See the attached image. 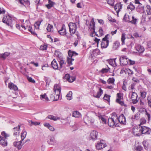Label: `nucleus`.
<instances>
[{"instance_id": "3", "label": "nucleus", "mask_w": 151, "mask_h": 151, "mask_svg": "<svg viewBox=\"0 0 151 151\" xmlns=\"http://www.w3.org/2000/svg\"><path fill=\"white\" fill-rule=\"evenodd\" d=\"M53 90L55 93L54 100L55 101H57L59 98L61 89L57 84H55L54 86Z\"/></svg>"}, {"instance_id": "59", "label": "nucleus", "mask_w": 151, "mask_h": 151, "mask_svg": "<svg viewBox=\"0 0 151 151\" xmlns=\"http://www.w3.org/2000/svg\"><path fill=\"white\" fill-rule=\"evenodd\" d=\"M100 53V50L98 49H96L93 51V53H96L97 55L99 54Z\"/></svg>"}, {"instance_id": "48", "label": "nucleus", "mask_w": 151, "mask_h": 151, "mask_svg": "<svg viewBox=\"0 0 151 151\" xmlns=\"http://www.w3.org/2000/svg\"><path fill=\"white\" fill-rule=\"evenodd\" d=\"M137 10L139 12H144L145 11L144 8L143 6H139L137 8Z\"/></svg>"}, {"instance_id": "39", "label": "nucleus", "mask_w": 151, "mask_h": 151, "mask_svg": "<svg viewBox=\"0 0 151 151\" xmlns=\"http://www.w3.org/2000/svg\"><path fill=\"white\" fill-rule=\"evenodd\" d=\"M40 99L41 100L44 99L46 101H47L49 100L47 96L46 93H44L43 95H41L40 96Z\"/></svg>"}, {"instance_id": "27", "label": "nucleus", "mask_w": 151, "mask_h": 151, "mask_svg": "<svg viewBox=\"0 0 151 151\" xmlns=\"http://www.w3.org/2000/svg\"><path fill=\"white\" fill-rule=\"evenodd\" d=\"M55 55L58 58V60H59L60 59H62L63 58L61 54L57 52V51H55Z\"/></svg>"}, {"instance_id": "55", "label": "nucleus", "mask_w": 151, "mask_h": 151, "mask_svg": "<svg viewBox=\"0 0 151 151\" xmlns=\"http://www.w3.org/2000/svg\"><path fill=\"white\" fill-rule=\"evenodd\" d=\"M27 79L28 81L31 83H35V81L34 79H33L31 77H28L27 78Z\"/></svg>"}, {"instance_id": "32", "label": "nucleus", "mask_w": 151, "mask_h": 151, "mask_svg": "<svg viewBox=\"0 0 151 151\" xmlns=\"http://www.w3.org/2000/svg\"><path fill=\"white\" fill-rule=\"evenodd\" d=\"M29 123L30 124L29 125L30 126H32L33 125L35 126L39 125L40 124V122H34L31 120H29Z\"/></svg>"}, {"instance_id": "18", "label": "nucleus", "mask_w": 151, "mask_h": 151, "mask_svg": "<svg viewBox=\"0 0 151 151\" xmlns=\"http://www.w3.org/2000/svg\"><path fill=\"white\" fill-rule=\"evenodd\" d=\"M51 65L54 69L55 70L58 69V65L55 59H54L51 62Z\"/></svg>"}, {"instance_id": "52", "label": "nucleus", "mask_w": 151, "mask_h": 151, "mask_svg": "<svg viewBox=\"0 0 151 151\" xmlns=\"http://www.w3.org/2000/svg\"><path fill=\"white\" fill-rule=\"evenodd\" d=\"M137 95L135 92H132V93L131 99H134L137 98Z\"/></svg>"}, {"instance_id": "56", "label": "nucleus", "mask_w": 151, "mask_h": 151, "mask_svg": "<svg viewBox=\"0 0 151 151\" xmlns=\"http://www.w3.org/2000/svg\"><path fill=\"white\" fill-rule=\"evenodd\" d=\"M20 128V125H18L17 127H14L13 128L14 132H19Z\"/></svg>"}, {"instance_id": "13", "label": "nucleus", "mask_w": 151, "mask_h": 151, "mask_svg": "<svg viewBox=\"0 0 151 151\" xmlns=\"http://www.w3.org/2000/svg\"><path fill=\"white\" fill-rule=\"evenodd\" d=\"M119 122L123 125L126 124V122L125 118L123 114L121 115L118 119Z\"/></svg>"}, {"instance_id": "4", "label": "nucleus", "mask_w": 151, "mask_h": 151, "mask_svg": "<svg viewBox=\"0 0 151 151\" xmlns=\"http://www.w3.org/2000/svg\"><path fill=\"white\" fill-rule=\"evenodd\" d=\"M69 29V32L70 35L72 36L75 32L77 29V25L76 24L70 22L68 24Z\"/></svg>"}, {"instance_id": "25", "label": "nucleus", "mask_w": 151, "mask_h": 151, "mask_svg": "<svg viewBox=\"0 0 151 151\" xmlns=\"http://www.w3.org/2000/svg\"><path fill=\"white\" fill-rule=\"evenodd\" d=\"M138 19L137 18L135 17L134 16L132 17V20L130 22V23L134 25H136L137 22H138Z\"/></svg>"}, {"instance_id": "30", "label": "nucleus", "mask_w": 151, "mask_h": 151, "mask_svg": "<svg viewBox=\"0 0 151 151\" xmlns=\"http://www.w3.org/2000/svg\"><path fill=\"white\" fill-rule=\"evenodd\" d=\"M9 54L10 53L7 52H5L3 54H0V58L5 59L9 55Z\"/></svg>"}, {"instance_id": "16", "label": "nucleus", "mask_w": 151, "mask_h": 151, "mask_svg": "<svg viewBox=\"0 0 151 151\" xmlns=\"http://www.w3.org/2000/svg\"><path fill=\"white\" fill-rule=\"evenodd\" d=\"M146 12L147 16L149 20L151 19V8L150 6L147 5L146 6Z\"/></svg>"}, {"instance_id": "49", "label": "nucleus", "mask_w": 151, "mask_h": 151, "mask_svg": "<svg viewBox=\"0 0 151 151\" xmlns=\"http://www.w3.org/2000/svg\"><path fill=\"white\" fill-rule=\"evenodd\" d=\"M110 97V96L107 95V94H105L103 98V99H104L106 100L108 102H109Z\"/></svg>"}, {"instance_id": "35", "label": "nucleus", "mask_w": 151, "mask_h": 151, "mask_svg": "<svg viewBox=\"0 0 151 151\" xmlns=\"http://www.w3.org/2000/svg\"><path fill=\"white\" fill-rule=\"evenodd\" d=\"M124 20L126 22H128L129 23L131 21L129 16L126 14H125L124 16Z\"/></svg>"}, {"instance_id": "31", "label": "nucleus", "mask_w": 151, "mask_h": 151, "mask_svg": "<svg viewBox=\"0 0 151 151\" xmlns=\"http://www.w3.org/2000/svg\"><path fill=\"white\" fill-rule=\"evenodd\" d=\"M96 116H98L99 118L101 119L103 123L104 124L106 123V120L103 117L102 115H101L100 114H96Z\"/></svg>"}, {"instance_id": "24", "label": "nucleus", "mask_w": 151, "mask_h": 151, "mask_svg": "<svg viewBox=\"0 0 151 151\" xmlns=\"http://www.w3.org/2000/svg\"><path fill=\"white\" fill-rule=\"evenodd\" d=\"M116 101L117 103L121 105L122 106H124L125 108L127 107V105L124 103L123 101L119 100V99H116Z\"/></svg>"}, {"instance_id": "1", "label": "nucleus", "mask_w": 151, "mask_h": 151, "mask_svg": "<svg viewBox=\"0 0 151 151\" xmlns=\"http://www.w3.org/2000/svg\"><path fill=\"white\" fill-rule=\"evenodd\" d=\"M96 114L95 113H92L86 115L83 118L85 123L86 124L90 123L92 125L95 121L94 117Z\"/></svg>"}, {"instance_id": "36", "label": "nucleus", "mask_w": 151, "mask_h": 151, "mask_svg": "<svg viewBox=\"0 0 151 151\" xmlns=\"http://www.w3.org/2000/svg\"><path fill=\"white\" fill-rule=\"evenodd\" d=\"M47 117L49 119L53 120L54 121H56L60 119V118L58 117L55 116L51 115L48 116Z\"/></svg>"}, {"instance_id": "20", "label": "nucleus", "mask_w": 151, "mask_h": 151, "mask_svg": "<svg viewBox=\"0 0 151 151\" xmlns=\"http://www.w3.org/2000/svg\"><path fill=\"white\" fill-rule=\"evenodd\" d=\"M48 143L50 145H55L57 144V142L55 138L53 137H50V139L47 141Z\"/></svg>"}, {"instance_id": "40", "label": "nucleus", "mask_w": 151, "mask_h": 151, "mask_svg": "<svg viewBox=\"0 0 151 151\" xmlns=\"http://www.w3.org/2000/svg\"><path fill=\"white\" fill-rule=\"evenodd\" d=\"M114 81L115 79L114 78H110L107 80V83L109 84H114Z\"/></svg>"}, {"instance_id": "43", "label": "nucleus", "mask_w": 151, "mask_h": 151, "mask_svg": "<svg viewBox=\"0 0 151 151\" xmlns=\"http://www.w3.org/2000/svg\"><path fill=\"white\" fill-rule=\"evenodd\" d=\"M147 99L148 101V104L149 107L151 108V96L149 95L147 96Z\"/></svg>"}, {"instance_id": "44", "label": "nucleus", "mask_w": 151, "mask_h": 151, "mask_svg": "<svg viewBox=\"0 0 151 151\" xmlns=\"http://www.w3.org/2000/svg\"><path fill=\"white\" fill-rule=\"evenodd\" d=\"M1 135H2V136H1V138H3V137L6 139L7 137L9 136V135L7 134L4 131L2 132H1Z\"/></svg>"}, {"instance_id": "23", "label": "nucleus", "mask_w": 151, "mask_h": 151, "mask_svg": "<svg viewBox=\"0 0 151 151\" xmlns=\"http://www.w3.org/2000/svg\"><path fill=\"white\" fill-rule=\"evenodd\" d=\"M119 42L118 41H116L113 43L112 48L114 50H116L119 47Z\"/></svg>"}, {"instance_id": "19", "label": "nucleus", "mask_w": 151, "mask_h": 151, "mask_svg": "<svg viewBox=\"0 0 151 151\" xmlns=\"http://www.w3.org/2000/svg\"><path fill=\"white\" fill-rule=\"evenodd\" d=\"M8 86L9 88L10 89L13 90L14 91H16L18 90L17 87L13 83H9L8 84Z\"/></svg>"}, {"instance_id": "37", "label": "nucleus", "mask_w": 151, "mask_h": 151, "mask_svg": "<svg viewBox=\"0 0 151 151\" xmlns=\"http://www.w3.org/2000/svg\"><path fill=\"white\" fill-rule=\"evenodd\" d=\"M72 92L71 91H69L66 95L67 99L69 100L72 99Z\"/></svg>"}, {"instance_id": "12", "label": "nucleus", "mask_w": 151, "mask_h": 151, "mask_svg": "<svg viewBox=\"0 0 151 151\" xmlns=\"http://www.w3.org/2000/svg\"><path fill=\"white\" fill-rule=\"evenodd\" d=\"M22 141L21 140L18 142H15L13 143L14 146L17 147L18 150H19L21 149L24 143L22 144Z\"/></svg>"}, {"instance_id": "9", "label": "nucleus", "mask_w": 151, "mask_h": 151, "mask_svg": "<svg viewBox=\"0 0 151 151\" xmlns=\"http://www.w3.org/2000/svg\"><path fill=\"white\" fill-rule=\"evenodd\" d=\"M104 142V141L103 140L100 141L99 142H98L96 145V148L98 150H101L105 147L106 145Z\"/></svg>"}, {"instance_id": "62", "label": "nucleus", "mask_w": 151, "mask_h": 151, "mask_svg": "<svg viewBox=\"0 0 151 151\" xmlns=\"http://www.w3.org/2000/svg\"><path fill=\"white\" fill-rule=\"evenodd\" d=\"M108 19L111 22H116V20L112 18L111 17H108Z\"/></svg>"}, {"instance_id": "5", "label": "nucleus", "mask_w": 151, "mask_h": 151, "mask_svg": "<svg viewBox=\"0 0 151 151\" xmlns=\"http://www.w3.org/2000/svg\"><path fill=\"white\" fill-rule=\"evenodd\" d=\"M119 60L120 64L126 65L128 64L129 59L126 56L123 55L120 56Z\"/></svg>"}, {"instance_id": "10", "label": "nucleus", "mask_w": 151, "mask_h": 151, "mask_svg": "<svg viewBox=\"0 0 151 151\" xmlns=\"http://www.w3.org/2000/svg\"><path fill=\"white\" fill-rule=\"evenodd\" d=\"M135 48L139 53L143 52L145 50L144 47L138 44H136L135 45Z\"/></svg>"}, {"instance_id": "45", "label": "nucleus", "mask_w": 151, "mask_h": 151, "mask_svg": "<svg viewBox=\"0 0 151 151\" xmlns=\"http://www.w3.org/2000/svg\"><path fill=\"white\" fill-rule=\"evenodd\" d=\"M126 34L125 33H123L122 34L121 40L122 43V44H124V40L126 39Z\"/></svg>"}, {"instance_id": "26", "label": "nucleus", "mask_w": 151, "mask_h": 151, "mask_svg": "<svg viewBox=\"0 0 151 151\" xmlns=\"http://www.w3.org/2000/svg\"><path fill=\"white\" fill-rule=\"evenodd\" d=\"M103 93V91L100 88L99 91L97 92L96 95H93V96L96 98H99Z\"/></svg>"}, {"instance_id": "28", "label": "nucleus", "mask_w": 151, "mask_h": 151, "mask_svg": "<svg viewBox=\"0 0 151 151\" xmlns=\"http://www.w3.org/2000/svg\"><path fill=\"white\" fill-rule=\"evenodd\" d=\"M46 29L47 31L48 32H52L53 29V26L50 24H48Z\"/></svg>"}, {"instance_id": "50", "label": "nucleus", "mask_w": 151, "mask_h": 151, "mask_svg": "<svg viewBox=\"0 0 151 151\" xmlns=\"http://www.w3.org/2000/svg\"><path fill=\"white\" fill-rule=\"evenodd\" d=\"M92 22V27H91V29L93 30V34H94V33H96V32H95V23L93 21V19L92 20V22ZM91 26V24L90 25Z\"/></svg>"}, {"instance_id": "51", "label": "nucleus", "mask_w": 151, "mask_h": 151, "mask_svg": "<svg viewBox=\"0 0 151 151\" xmlns=\"http://www.w3.org/2000/svg\"><path fill=\"white\" fill-rule=\"evenodd\" d=\"M108 68H103L101 71V72L102 73H106L109 72L110 70V68L108 67Z\"/></svg>"}, {"instance_id": "64", "label": "nucleus", "mask_w": 151, "mask_h": 151, "mask_svg": "<svg viewBox=\"0 0 151 151\" xmlns=\"http://www.w3.org/2000/svg\"><path fill=\"white\" fill-rule=\"evenodd\" d=\"M73 51L69 50L68 52V54L70 57H72L73 56Z\"/></svg>"}, {"instance_id": "57", "label": "nucleus", "mask_w": 151, "mask_h": 151, "mask_svg": "<svg viewBox=\"0 0 151 151\" xmlns=\"http://www.w3.org/2000/svg\"><path fill=\"white\" fill-rule=\"evenodd\" d=\"M127 84V82L124 81H123V86H122V88L123 90H124L125 91H126L127 90L126 85Z\"/></svg>"}, {"instance_id": "14", "label": "nucleus", "mask_w": 151, "mask_h": 151, "mask_svg": "<svg viewBox=\"0 0 151 151\" xmlns=\"http://www.w3.org/2000/svg\"><path fill=\"white\" fill-rule=\"evenodd\" d=\"M108 124L110 127H113L114 125L116 126L117 124L115 122L113 118H109L108 119Z\"/></svg>"}, {"instance_id": "17", "label": "nucleus", "mask_w": 151, "mask_h": 151, "mask_svg": "<svg viewBox=\"0 0 151 151\" xmlns=\"http://www.w3.org/2000/svg\"><path fill=\"white\" fill-rule=\"evenodd\" d=\"M122 8V5L120 3H117L114 7V9L116 11L117 14H118V12L120 11Z\"/></svg>"}, {"instance_id": "2", "label": "nucleus", "mask_w": 151, "mask_h": 151, "mask_svg": "<svg viewBox=\"0 0 151 151\" xmlns=\"http://www.w3.org/2000/svg\"><path fill=\"white\" fill-rule=\"evenodd\" d=\"M2 22L8 26L12 27V18L9 15H5L4 17Z\"/></svg>"}, {"instance_id": "22", "label": "nucleus", "mask_w": 151, "mask_h": 151, "mask_svg": "<svg viewBox=\"0 0 151 151\" xmlns=\"http://www.w3.org/2000/svg\"><path fill=\"white\" fill-rule=\"evenodd\" d=\"M0 144L4 146H6L7 145V142L6 140V139L4 138H0Z\"/></svg>"}, {"instance_id": "29", "label": "nucleus", "mask_w": 151, "mask_h": 151, "mask_svg": "<svg viewBox=\"0 0 151 151\" xmlns=\"http://www.w3.org/2000/svg\"><path fill=\"white\" fill-rule=\"evenodd\" d=\"M72 115L73 116L75 117H79L81 116V114L77 111H74L73 112Z\"/></svg>"}, {"instance_id": "11", "label": "nucleus", "mask_w": 151, "mask_h": 151, "mask_svg": "<svg viewBox=\"0 0 151 151\" xmlns=\"http://www.w3.org/2000/svg\"><path fill=\"white\" fill-rule=\"evenodd\" d=\"M98 135V132L96 131H93L90 134V137L93 140L97 139Z\"/></svg>"}, {"instance_id": "61", "label": "nucleus", "mask_w": 151, "mask_h": 151, "mask_svg": "<svg viewBox=\"0 0 151 151\" xmlns=\"http://www.w3.org/2000/svg\"><path fill=\"white\" fill-rule=\"evenodd\" d=\"M143 147L141 146L138 145L136 147V150L137 151H141Z\"/></svg>"}, {"instance_id": "53", "label": "nucleus", "mask_w": 151, "mask_h": 151, "mask_svg": "<svg viewBox=\"0 0 151 151\" xmlns=\"http://www.w3.org/2000/svg\"><path fill=\"white\" fill-rule=\"evenodd\" d=\"M107 3L111 6H113L114 2V0H107Z\"/></svg>"}, {"instance_id": "21", "label": "nucleus", "mask_w": 151, "mask_h": 151, "mask_svg": "<svg viewBox=\"0 0 151 151\" xmlns=\"http://www.w3.org/2000/svg\"><path fill=\"white\" fill-rule=\"evenodd\" d=\"M48 4L45 5L46 6L48 9H50L55 4V3L51 0H48Z\"/></svg>"}, {"instance_id": "58", "label": "nucleus", "mask_w": 151, "mask_h": 151, "mask_svg": "<svg viewBox=\"0 0 151 151\" xmlns=\"http://www.w3.org/2000/svg\"><path fill=\"white\" fill-rule=\"evenodd\" d=\"M109 63L111 65H114V63L115 62V60L113 59H110L108 60Z\"/></svg>"}, {"instance_id": "54", "label": "nucleus", "mask_w": 151, "mask_h": 151, "mask_svg": "<svg viewBox=\"0 0 151 151\" xmlns=\"http://www.w3.org/2000/svg\"><path fill=\"white\" fill-rule=\"evenodd\" d=\"M141 96L143 99H145L147 94V93L145 91L140 92Z\"/></svg>"}, {"instance_id": "38", "label": "nucleus", "mask_w": 151, "mask_h": 151, "mask_svg": "<svg viewBox=\"0 0 151 151\" xmlns=\"http://www.w3.org/2000/svg\"><path fill=\"white\" fill-rule=\"evenodd\" d=\"M140 118V114L139 112L137 113L134 116H132L131 119H133L137 120Z\"/></svg>"}, {"instance_id": "46", "label": "nucleus", "mask_w": 151, "mask_h": 151, "mask_svg": "<svg viewBox=\"0 0 151 151\" xmlns=\"http://www.w3.org/2000/svg\"><path fill=\"white\" fill-rule=\"evenodd\" d=\"M140 124L139 125V126H143L142 125L146 123V120L144 118H141L140 120Z\"/></svg>"}, {"instance_id": "42", "label": "nucleus", "mask_w": 151, "mask_h": 151, "mask_svg": "<svg viewBox=\"0 0 151 151\" xmlns=\"http://www.w3.org/2000/svg\"><path fill=\"white\" fill-rule=\"evenodd\" d=\"M59 63L60 68H61L63 67V64H65L66 63V62H65L63 60V58L58 60Z\"/></svg>"}, {"instance_id": "33", "label": "nucleus", "mask_w": 151, "mask_h": 151, "mask_svg": "<svg viewBox=\"0 0 151 151\" xmlns=\"http://www.w3.org/2000/svg\"><path fill=\"white\" fill-rule=\"evenodd\" d=\"M27 134V132L25 130L22 131L21 135V140L23 141L24 140L26 137Z\"/></svg>"}, {"instance_id": "8", "label": "nucleus", "mask_w": 151, "mask_h": 151, "mask_svg": "<svg viewBox=\"0 0 151 151\" xmlns=\"http://www.w3.org/2000/svg\"><path fill=\"white\" fill-rule=\"evenodd\" d=\"M141 129V134H150L151 132V129L146 126H140Z\"/></svg>"}, {"instance_id": "47", "label": "nucleus", "mask_w": 151, "mask_h": 151, "mask_svg": "<svg viewBox=\"0 0 151 151\" xmlns=\"http://www.w3.org/2000/svg\"><path fill=\"white\" fill-rule=\"evenodd\" d=\"M135 8L132 2L130 3L129 5L128 6L127 8L128 9H130L131 10L134 9Z\"/></svg>"}, {"instance_id": "6", "label": "nucleus", "mask_w": 151, "mask_h": 151, "mask_svg": "<svg viewBox=\"0 0 151 151\" xmlns=\"http://www.w3.org/2000/svg\"><path fill=\"white\" fill-rule=\"evenodd\" d=\"M109 35V34L106 35L105 37L103 38L101 42L102 48H106L108 46L109 41L108 40V36Z\"/></svg>"}, {"instance_id": "15", "label": "nucleus", "mask_w": 151, "mask_h": 151, "mask_svg": "<svg viewBox=\"0 0 151 151\" xmlns=\"http://www.w3.org/2000/svg\"><path fill=\"white\" fill-rule=\"evenodd\" d=\"M58 32L59 34L62 35H64L66 34V29L64 24L62 25L61 29L58 31Z\"/></svg>"}, {"instance_id": "34", "label": "nucleus", "mask_w": 151, "mask_h": 151, "mask_svg": "<svg viewBox=\"0 0 151 151\" xmlns=\"http://www.w3.org/2000/svg\"><path fill=\"white\" fill-rule=\"evenodd\" d=\"M42 21V20H41L38 21L36 22L34 25L35 28L37 29H39L40 25Z\"/></svg>"}, {"instance_id": "41", "label": "nucleus", "mask_w": 151, "mask_h": 151, "mask_svg": "<svg viewBox=\"0 0 151 151\" xmlns=\"http://www.w3.org/2000/svg\"><path fill=\"white\" fill-rule=\"evenodd\" d=\"M26 28L28 29V31L30 32L31 34L34 35H37V34L35 32L32 31V27L29 26H26Z\"/></svg>"}, {"instance_id": "60", "label": "nucleus", "mask_w": 151, "mask_h": 151, "mask_svg": "<svg viewBox=\"0 0 151 151\" xmlns=\"http://www.w3.org/2000/svg\"><path fill=\"white\" fill-rule=\"evenodd\" d=\"M117 97L118 98L117 99H119V100L122 99L123 98V96L121 93H118L117 94Z\"/></svg>"}, {"instance_id": "63", "label": "nucleus", "mask_w": 151, "mask_h": 151, "mask_svg": "<svg viewBox=\"0 0 151 151\" xmlns=\"http://www.w3.org/2000/svg\"><path fill=\"white\" fill-rule=\"evenodd\" d=\"M40 47L41 50H46L47 46L46 45H44L43 46H41Z\"/></svg>"}, {"instance_id": "7", "label": "nucleus", "mask_w": 151, "mask_h": 151, "mask_svg": "<svg viewBox=\"0 0 151 151\" xmlns=\"http://www.w3.org/2000/svg\"><path fill=\"white\" fill-rule=\"evenodd\" d=\"M133 134L135 136H139L142 134L140 126H137L134 127L132 129Z\"/></svg>"}]
</instances>
